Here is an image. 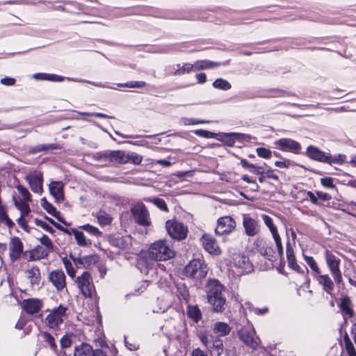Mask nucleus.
I'll list each match as a JSON object with an SVG mask.
<instances>
[{
	"instance_id": "nucleus-1",
	"label": "nucleus",
	"mask_w": 356,
	"mask_h": 356,
	"mask_svg": "<svg viewBox=\"0 0 356 356\" xmlns=\"http://www.w3.org/2000/svg\"><path fill=\"white\" fill-rule=\"evenodd\" d=\"M224 286L217 280H209L205 286L208 302L216 313H222L225 310V297L222 294Z\"/></svg>"
},
{
	"instance_id": "nucleus-2",
	"label": "nucleus",
	"mask_w": 356,
	"mask_h": 356,
	"mask_svg": "<svg viewBox=\"0 0 356 356\" xmlns=\"http://www.w3.org/2000/svg\"><path fill=\"white\" fill-rule=\"evenodd\" d=\"M175 252L167 240H159L153 243L149 248V257L155 261H167L175 257Z\"/></svg>"
},
{
	"instance_id": "nucleus-3",
	"label": "nucleus",
	"mask_w": 356,
	"mask_h": 356,
	"mask_svg": "<svg viewBox=\"0 0 356 356\" xmlns=\"http://www.w3.org/2000/svg\"><path fill=\"white\" fill-rule=\"evenodd\" d=\"M208 270L207 264L203 259H200L191 260L184 268L185 275L196 280L206 277Z\"/></svg>"
},
{
	"instance_id": "nucleus-4",
	"label": "nucleus",
	"mask_w": 356,
	"mask_h": 356,
	"mask_svg": "<svg viewBox=\"0 0 356 356\" xmlns=\"http://www.w3.org/2000/svg\"><path fill=\"white\" fill-rule=\"evenodd\" d=\"M323 256L333 280L337 285H340L343 282L342 273L340 270L341 259L327 249L324 251Z\"/></svg>"
},
{
	"instance_id": "nucleus-5",
	"label": "nucleus",
	"mask_w": 356,
	"mask_h": 356,
	"mask_svg": "<svg viewBox=\"0 0 356 356\" xmlns=\"http://www.w3.org/2000/svg\"><path fill=\"white\" fill-rule=\"evenodd\" d=\"M165 228L169 236L177 241H182L187 236L188 228L181 222L168 220Z\"/></svg>"
},
{
	"instance_id": "nucleus-6",
	"label": "nucleus",
	"mask_w": 356,
	"mask_h": 356,
	"mask_svg": "<svg viewBox=\"0 0 356 356\" xmlns=\"http://www.w3.org/2000/svg\"><path fill=\"white\" fill-rule=\"evenodd\" d=\"M75 282L83 296L92 298L95 288L90 273L88 271L83 272L81 275L76 277Z\"/></svg>"
},
{
	"instance_id": "nucleus-7",
	"label": "nucleus",
	"mask_w": 356,
	"mask_h": 356,
	"mask_svg": "<svg viewBox=\"0 0 356 356\" xmlns=\"http://www.w3.org/2000/svg\"><path fill=\"white\" fill-rule=\"evenodd\" d=\"M131 213L134 221L143 227H149L151 225V219L149 213L145 205L143 203L135 204L131 209Z\"/></svg>"
},
{
	"instance_id": "nucleus-8",
	"label": "nucleus",
	"mask_w": 356,
	"mask_h": 356,
	"mask_svg": "<svg viewBox=\"0 0 356 356\" xmlns=\"http://www.w3.org/2000/svg\"><path fill=\"white\" fill-rule=\"evenodd\" d=\"M67 310V307L62 305L54 309L45 318L46 325L51 329L58 327L63 323V317L66 316Z\"/></svg>"
},
{
	"instance_id": "nucleus-9",
	"label": "nucleus",
	"mask_w": 356,
	"mask_h": 356,
	"mask_svg": "<svg viewBox=\"0 0 356 356\" xmlns=\"http://www.w3.org/2000/svg\"><path fill=\"white\" fill-rule=\"evenodd\" d=\"M275 147L282 151L298 154L301 152V145L296 140L282 138L274 142Z\"/></svg>"
},
{
	"instance_id": "nucleus-10",
	"label": "nucleus",
	"mask_w": 356,
	"mask_h": 356,
	"mask_svg": "<svg viewBox=\"0 0 356 356\" xmlns=\"http://www.w3.org/2000/svg\"><path fill=\"white\" fill-rule=\"evenodd\" d=\"M239 339L248 347L257 349L259 345L260 339L256 336L253 327H242L238 332Z\"/></svg>"
},
{
	"instance_id": "nucleus-11",
	"label": "nucleus",
	"mask_w": 356,
	"mask_h": 356,
	"mask_svg": "<svg viewBox=\"0 0 356 356\" xmlns=\"http://www.w3.org/2000/svg\"><path fill=\"white\" fill-rule=\"evenodd\" d=\"M236 227L235 220L229 216H222L218 218L215 233L217 235H227L232 232Z\"/></svg>"
},
{
	"instance_id": "nucleus-12",
	"label": "nucleus",
	"mask_w": 356,
	"mask_h": 356,
	"mask_svg": "<svg viewBox=\"0 0 356 356\" xmlns=\"http://www.w3.org/2000/svg\"><path fill=\"white\" fill-rule=\"evenodd\" d=\"M25 179L29 183V187L33 193H42L43 191V175L41 172L34 171L29 173L26 176Z\"/></svg>"
},
{
	"instance_id": "nucleus-13",
	"label": "nucleus",
	"mask_w": 356,
	"mask_h": 356,
	"mask_svg": "<svg viewBox=\"0 0 356 356\" xmlns=\"http://www.w3.org/2000/svg\"><path fill=\"white\" fill-rule=\"evenodd\" d=\"M24 250V245L19 237H13L10 238L9 244V257L12 262L17 261L22 255Z\"/></svg>"
},
{
	"instance_id": "nucleus-14",
	"label": "nucleus",
	"mask_w": 356,
	"mask_h": 356,
	"mask_svg": "<svg viewBox=\"0 0 356 356\" xmlns=\"http://www.w3.org/2000/svg\"><path fill=\"white\" fill-rule=\"evenodd\" d=\"M243 227L245 234L248 236H255L260 231L258 221L248 214L243 216Z\"/></svg>"
},
{
	"instance_id": "nucleus-15",
	"label": "nucleus",
	"mask_w": 356,
	"mask_h": 356,
	"mask_svg": "<svg viewBox=\"0 0 356 356\" xmlns=\"http://www.w3.org/2000/svg\"><path fill=\"white\" fill-rule=\"evenodd\" d=\"M201 242L204 250L209 254L219 255L221 253L217 241L211 235L204 234L201 238Z\"/></svg>"
},
{
	"instance_id": "nucleus-16",
	"label": "nucleus",
	"mask_w": 356,
	"mask_h": 356,
	"mask_svg": "<svg viewBox=\"0 0 356 356\" xmlns=\"http://www.w3.org/2000/svg\"><path fill=\"white\" fill-rule=\"evenodd\" d=\"M232 262L234 266L241 269L242 273H248L252 270V265L245 254H234Z\"/></svg>"
},
{
	"instance_id": "nucleus-17",
	"label": "nucleus",
	"mask_w": 356,
	"mask_h": 356,
	"mask_svg": "<svg viewBox=\"0 0 356 356\" xmlns=\"http://www.w3.org/2000/svg\"><path fill=\"white\" fill-rule=\"evenodd\" d=\"M314 277L318 283L322 286L323 290L327 294H332L334 289V280H332L329 275H321V272L317 275H314Z\"/></svg>"
},
{
	"instance_id": "nucleus-18",
	"label": "nucleus",
	"mask_w": 356,
	"mask_h": 356,
	"mask_svg": "<svg viewBox=\"0 0 356 356\" xmlns=\"http://www.w3.org/2000/svg\"><path fill=\"white\" fill-rule=\"evenodd\" d=\"M49 279L58 291H62L66 286L65 275L61 270L51 271Z\"/></svg>"
},
{
	"instance_id": "nucleus-19",
	"label": "nucleus",
	"mask_w": 356,
	"mask_h": 356,
	"mask_svg": "<svg viewBox=\"0 0 356 356\" xmlns=\"http://www.w3.org/2000/svg\"><path fill=\"white\" fill-rule=\"evenodd\" d=\"M328 153L313 145L308 146L306 151V155L309 159L325 163H327Z\"/></svg>"
},
{
	"instance_id": "nucleus-20",
	"label": "nucleus",
	"mask_w": 356,
	"mask_h": 356,
	"mask_svg": "<svg viewBox=\"0 0 356 356\" xmlns=\"http://www.w3.org/2000/svg\"><path fill=\"white\" fill-rule=\"evenodd\" d=\"M49 192L56 202H61L64 200V186L61 181H51L49 184Z\"/></svg>"
},
{
	"instance_id": "nucleus-21",
	"label": "nucleus",
	"mask_w": 356,
	"mask_h": 356,
	"mask_svg": "<svg viewBox=\"0 0 356 356\" xmlns=\"http://www.w3.org/2000/svg\"><path fill=\"white\" fill-rule=\"evenodd\" d=\"M42 307V302L40 299L29 298L23 301V309L31 315L37 314Z\"/></svg>"
},
{
	"instance_id": "nucleus-22",
	"label": "nucleus",
	"mask_w": 356,
	"mask_h": 356,
	"mask_svg": "<svg viewBox=\"0 0 356 356\" xmlns=\"http://www.w3.org/2000/svg\"><path fill=\"white\" fill-rule=\"evenodd\" d=\"M286 254L288 266L298 273H304L302 268L297 264L292 245L289 241L286 243Z\"/></svg>"
},
{
	"instance_id": "nucleus-23",
	"label": "nucleus",
	"mask_w": 356,
	"mask_h": 356,
	"mask_svg": "<svg viewBox=\"0 0 356 356\" xmlns=\"http://www.w3.org/2000/svg\"><path fill=\"white\" fill-rule=\"evenodd\" d=\"M41 207L50 215L55 217L59 222L66 226L70 225L62 217L60 216V212L56 210V208L49 203L45 197L40 200Z\"/></svg>"
},
{
	"instance_id": "nucleus-24",
	"label": "nucleus",
	"mask_w": 356,
	"mask_h": 356,
	"mask_svg": "<svg viewBox=\"0 0 356 356\" xmlns=\"http://www.w3.org/2000/svg\"><path fill=\"white\" fill-rule=\"evenodd\" d=\"M232 330L230 325L225 322L218 321L212 325V331L215 337H222L227 336Z\"/></svg>"
},
{
	"instance_id": "nucleus-25",
	"label": "nucleus",
	"mask_w": 356,
	"mask_h": 356,
	"mask_svg": "<svg viewBox=\"0 0 356 356\" xmlns=\"http://www.w3.org/2000/svg\"><path fill=\"white\" fill-rule=\"evenodd\" d=\"M110 163L112 165L124 164L129 162V159L124 151L121 150H109Z\"/></svg>"
},
{
	"instance_id": "nucleus-26",
	"label": "nucleus",
	"mask_w": 356,
	"mask_h": 356,
	"mask_svg": "<svg viewBox=\"0 0 356 356\" xmlns=\"http://www.w3.org/2000/svg\"><path fill=\"white\" fill-rule=\"evenodd\" d=\"M208 350L213 356H220L224 350L222 340L218 337H211V342Z\"/></svg>"
},
{
	"instance_id": "nucleus-27",
	"label": "nucleus",
	"mask_w": 356,
	"mask_h": 356,
	"mask_svg": "<svg viewBox=\"0 0 356 356\" xmlns=\"http://www.w3.org/2000/svg\"><path fill=\"white\" fill-rule=\"evenodd\" d=\"M32 286H38L41 280L40 271L38 266H34L26 271Z\"/></svg>"
},
{
	"instance_id": "nucleus-28",
	"label": "nucleus",
	"mask_w": 356,
	"mask_h": 356,
	"mask_svg": "<svg viewBox=\"0 0 356 356\" xmlns=\"http://www.w3.org/2000/svg\"><path fill=\"white\" fill-rule=\"evenodd\" d=\"M339 307L341 311L348 316V317L352 318L354 316L355 314L352 309L353 303L350 297L348 296H343L341 299Z\"/></svg>"
},
{
	"instance_id": "nucleus-29",
	"label": "nucleus",
	"mask_w": 356,
	"mask_h": 356,
	"mask_svg": "<svg viewBox=\"0 0 356 356\" xmlns=\"http://www.w3.org/2000/svg\"><path fill=\"white\" fill-rule=\"evenodd\" d=\"M94 349L88 343H82L75 346L74 356H92Z\"/></svg>"
},
{
	"instance_id": "nucleus-30",
	"label": "nucleus",
	"mask_w": 356,
	"mask_h": 356,
	"mask_svg": "<svg viewBox=\"0 0 356 356\" xmlns=\"http://www.w3.org/2000/svg\"><path fill=\"white\" fill-rule=\"evenodd\" d=\"M195 71L209 70L220 66V63L209 60H197L194 63Z\"/></svg>"
},
{
	"instance_id": "nucleus-31",
	"label": "nucleus",
	"mask_w": 356,
	"mask_h": 356,
	"mask_svg": "<svg viewBox=\"0 0 356 356\" xmlns=\"http://www.w3.org/2000/svg\"><path fill=\"white\" fill-rule=\"evenodd\" d=\"M186 313L188 317L195 323H198L202 318V312L197 305H188Z\"/></svg>"
},
{
	"instance_id": "nucleus-32",
	"label": "nucleus",
	"mask_w": 356,
	"mask_h": 356,
	"mask_svg": "<svg viewBox=\"0 0 356 356\" xmlns=\"http://www.w3.org/2000/svg\"><path fill=\"white\" fill-rule=\"evenodd\" d=\"M177 69L174 72L172 73L174 76H180L184 74H188L192 71H195L194 64L184 63L183 65L180 64L177 65Z\"/></svg>"
},
{
	"instance_id": "nucleus-33",
	"label": "nucleus",
	"mask_w": 356,
	"mask_h": 356,
	"mask_svg": "<svg viewBox=\"0 0 356 356\" xmlns=\"http://www.w3.org/2000/svg\"><path fill=\"white\" fill-rule=\"evenodd\" d=\"M94 159L102 163L103 165L111 166V163H110L109 150L97 152L94 155Z\"/></svg>"
},
{
	"instance_id": "nucleus-34",
	"label": "nucleus",
	"mask_w": 356,
	"mask_h": 356,
	"mask_svg": "<svg viewBox=\"0 0 356 356\" xmlns=\"http://www.w3.org/2000/svg\"><path fill=\"white\" fill-rule=\"evenodd\" d=\"M236 132L230 133H222L220 140L225 145L228 147H232L234 145L236 140H237L236 136Z\"/></svg>"
},
{
	"instance_id": "nucleus-35",
	"label": "nucleus",
	"mask_w": 356,
	"mask_h": 356,
	"mask_svg": "<svg viewBox=\"0 0 356 356\" xmlns=\"http://www.w3.org/2000/svg\"><path fill=\"white\" fill-rule=\"evenodd\" d=\"M97 221L101 225H108L112 222V218L106 211L100 210L96 214Z\"/></svg>"
},
{
	"instance_id": "nucleus-36",
	"label": "nucleus",
	"mask_w": 356,
	"mask_h": 356,
	"mask_svg": "<svg viewBox=\"0 0 356 356\" xmlns=\"http://www.w3.org/2000/svg\"><path fill=\"white\" fill-rule=\"evenodd\" d=\"M346 159V156L343 154H339L332 156L330 153H328L327 163L330 164V165H332V164L341 165L345 163Z\"/></svg>"
},
{
	"instance_id": "nucleus-37",
	"label": "nucleus",
	"mask_w": 356,
	"mask_h": 356,
	"mask_svg": "<svg viewBox=\"0 0 356 356\" xmlns=\"http://www.w3.org/2000/svg\"><path fill=\"white\" fill-rule=\"evenodd\" d=\"M212 86L213 88H215L216 89H219V90H225V91L229 90L232 88L231 83L228 81H227L224 79H222V78H218V79H216L213 82Z\"/></svg>"
},
{
	"instance_id": "nucleus-38",
	"label": "nucleus",
	"mask_w": 356,
	"mask_h": 356,
	"mask_svg": "<svg viewBox=\"0 0 356 356\" xmlns=\"http://www.w3.org/2000/svg\"><path fill=\"white\" fill-rule=\"evenodd\" d=\"M177 295L180 300L188 301L189 292L184 284H178L177 285Z\"/></svg>"
},
{
	"instance_id": "nucleus-39",
	"label": "nucleus",
	"mask_w": 356,
	"mask_h": 356,
	"mask_svg": "<svg viewBox=\"0 0 356 356\" xmlns=\"http://www.w3.org/2000/svg\"><path fill=\"white\" fill-rule=\"evenodd\" d=\"M302 255H303V259H304L305 261L307 263V264L309 266L311 270L313 271V275H317L318 273H319L321 272V270H320L316 261L314 260V259L312 257L307 256L305 254H303Z\"/></svg>"
},
{
	"instance_id": "nucleus-40",
	"label": "nucleus",
	"mask_w": 356,
	"mask_h": 356,
	"mask_svg": "<svg viewBox=\"0 0 356 356\" xmlns=\"http://www.w3.org/2000/svg\"><path fill=\"white\" fill-rule=\"evenodd\" d=\"M145 201L152 202L156 207L163 211H168V209L165 200L162 198L154 197V198H145Z\"/></svg>"
},
{
	"instance_id": "nucleus-41",
	"label": "nucleus",
	"mask_w": 356,
	"mask_h": 356,
	"mask_svg": "<svg viewBox=\"0 0 356 356\" xmlns=\"http://www.w3.org/2000/svg\"><path fill=\"white\" fill-rule=\"evenodd\" d=\"M72 234H74L75 240L80 246L88 245L87 240L82 232L78 231L76 229H72Z\"/></svg>"
},
{
	"instance_id": "nucleus-42",
	"label": "nucleus",
	"mask_w": 356,
	"mask_h": 356,
	"mask_svg": "<svg viewBox=\"0 0 356 356\" xmlns=\"http://www.w3.org/2000/svg\"><path fill=\"white\" fill-rule=\"evenodd\" d=\"M43 341L48 344L49 348L55 351L57 348V346L55 342L54 337L49 332H44L42 334Z\"/></svg>"
},
{
	"instance_id": "nucleus-43",
	"label": "nucleus",
	"mask_w": 356,
	"mask_h": 356,
	"mask_svg": "<svg viewBox=\"0 0 356 356\" xmlns=\"http://www.w3.org/2000/svg\"><path fill=\"white\" fill-rule=\"evenodd\" d=\"M81 228L92 236L97 237L102 236V232L99 231L97 227H94L90 224L84 225L81 226Z\"/></svg>"
},
{
	"instance_id": "nucleus-44",
	"label": "nucleus",
	"mask_w": 356,
	"mask_h": 356,
	"mask_svg": "<svg viewBox=\"0 0 356 356\" xmlns=\"http://www.w3.org/2000/svg\"><path fill=\"white\" fill-rule=\"evenodd\" d=\"M33 252L36 255L38 259H44L51 252L50 250H46V248L42 245H38L33 250Z\"/></svg>"
},
{
	"instance_id": "nucleus-45",
	"label": "nucleus",
	"mask_w": 356,
	"mask_h": 356,
	"mask_svg": "<svg viewBox=\"0 0 356 356\" xmlns=\"http://www.w3.org/2000/svg\"><path fill=\"white\" fill-rule=\"evenodd\" d=\"M261 218L266 227L269 229L271 234L277 232L276 226L273 224V219L271 217L266 214H262Z\"/></svg>"
},
{
	"instance_id": "nucleus-46",
	"label": "nucleus",
	"mask_w": 356,
	"mask_h": 356,
	"mask_svg": "<svg viewBox=\"0 0 356 356\" xmlns=\"http://www.w3.org/2000/svg\"><path fill=\"white\" fill-rule=\"evenodd\" d=\"M259 252L267 257L268 259L272 261L273 259V248L272 246L267 245L266 243L262 246L261 249L259 250Z\"/></svg>"
},
{
	"instance_id": "nucleus-47",
	"label": "nucleus",
	"mask_w": 356,
	"mask_h": 356,
	"mask_svg": "<svg viewBox=\"0 0 356 356\" xmlns=\"http://www.w3.org/2000/svg\"><path fill=\"white\" fill-rule=\"evenodd\" d=\"M62 261H63V264L65 268V270H66L68 275L70 277H71L72 278L74 277L75 274H76V270L74 268L71 261L67 257H63L62 259Z\"/></svg>"
},
{
	"instance_id": "nucleus-48",
	"label": "nucleus",
	"mask_w": 356,
	"mask_h": 356,
	"mask_svg": "<svg viewBox=\"0 0 356 356\" xmlns=\"http://www.w3.org/2000/svg\"><path fill=\"white\" fill-rule=\"evenodd\" d=\"M42 246L44 247L46 250H50L51 252L54 251V245L51 242V239L46 234H42V236L39 238Z\"/></svg>"
},
{
	"instance_id": "nucleus-49",
	"label": "nucleus",
	"mask_w": 356,
	"mask_h": 356,
	"mask_svg": "<svg viewBox=\"0 0 356 356\" xmlns=\"http://www.w3.org/2000/svg\"><path fill=\"white\" fill-rule=\"evenodd\" d=\"M146 86V82L140 81H131L127 82L125 83H118V86L119 87H127V88H140Z\"/></svg>"
},
{
	"instance_id": "nucleus-50",
	"label": "nucleus",
	"mask_w": 356,
	"mask_h": 356,
	"mask_svg": "<svg viewBox=\"0 0 356 356\" xmlns=\"http://www.w3.org/2000/svg\"><path fill=\"white\" fill-rule=\"evenodd\" d=\"M344 342L346 345V349L350 356H356V352L355 348L353 346V343L351 342L348 334H346L344 336Z\"/></svg>"
},
{
	"instance_id": "nucleus-51",
	"label": "nucleus",
	"mask_w": 356,
	"mask_h": 356,
	"mask_svg": "<svg viewBox=\"0 0 356 356\" xmlns=\"http://www.w3.org/2000/svg\"><path fill=\"white\" fill-rule=\"evenodd\" d=\"M194 134L197 136L204 138H216L217 136V134L204 129L195 130Z\"/></svg>"
},
{
	"instance_id": "nucleus-52",
	"label": "nucleus",
	"mask_w": 356,
	"mask_h": 356,
	"mask_svg": "<svg viewBox=\"0 0 356 356\" xmlns=\"http://www.w3.org/2000/svg\"><path fill=\"white\" fill-rule=\"evenodd\" d=\"M234 136H236L237 140L241 142L252 143L257 140L256 137L245 134L236 133V135Z\"/></svg>"
},
{
	"instance_id": "nucleus-53",
	"label": "nucleus",
	"mask_w": 356,
	"mask_h": 356,
	"mask_svg": "<svg viewBox=\"0 0 356 356\" xmlns=\"http://www.w3.org/2000/svg\"><path fill=\"white\" fill-rule=\"evenodd\" d=\"M17 189L19 194L21 195L24 201L29 202L31 200V194L27 188L22 186V185H18L17 186Z\"/></svg>"
},
{
	"instance_id": "nucleus-54",
	"label": "nucleus",
	"mask_w": 356,
	"mask_h": 356,
	"mask_svg": "<svg viewBox=\"0 0 356 356\" xmlns=\"http://www.w3.org/2000/svg\"><path fill=\"white\" fill-rule=\"evenodd\" d=\"M83 261V268H88L97 262V256L95 254L82 257Z\"/></svg>"
},
{
	"instance_id": "nucleus-55",
	"label": "nucleus",
	"mask_w": 356,
	"mask_h": 356,
	"mask_svg": "<svg viewBox=\"0 0 356 356\" xmlns=\"http://www.w3.org/2000/svg\"><path fill=\"white\" fill-rule=\"evenodd\" d=\"M181 122L184 125H195L198 124L208 123L209 121L200 120L196 118H183Z\"/></svg>"
},
{
	"instance_id": "nucleus-56",
	"label": "nucleus",
	"mask_w": 356,
	"mask_h": 356,
	"mask_svg": "<svg viewBox=\"0 0 356 356\" xmlns=\"http://www.w3.org/2000/svg\"><path fill=\"white\" fill-rule=\"evenodd\" d=\"M35 223L36 225L42 227L43 229L50 234H54L55 232L54 229L51 226L40 219L35 218Z\"/></svg>"
},
{
	"instance_id": "nucleus-57",
	"label": "nucleus",
	"mask_w": 356,
	"mask_h": 356,
	"mask_svg": "<svg viewBox=\"0 0 356 356\" xmlns=\"http://www.w3.org/2000/svg\"><path fill=\"white\" fill-rule=\"evenodd\" d=\"M257 155L263 159H269L271 157L272 152L264 147H258L256 149Z\"/></svg>"
},
{
	"instance_id": "nucleus-58",
	"label": "nucleus",
	"mask_w": 356,
	"mask_h": 356,
	"mask_svg": "<svg viewBox=\"0 0 356 356\" xmlns=\"http://www.w3.org/2000/svg\"><path fill=\"white\" fill-rule=\"evenodd\" d=\"M40 147L42 149V152H45L61 149V147L56 143L41 144Z\"/></svg>"
},
{
	"instance_id": "nucleus-59",
	"label": "nucleus",
	"mask_w": 356,
	"mask_h": 356,
	"mask_svg": "<svg viewBox=\"0 0 356 356\" xmlns=\"http://www.w3.org/2000/svg\"><path fill=\"white\" fill-rule=\"evenodd\" d=\"M200 339L202 343L208 349L211 342V337H209L206 332H200Z\"/></svg>"
},
{
	"instance_id": "nucleus-60",
	"label": "nucleus",
	"mask_w": 356,
	"mask_h": 356,
	"mask_svg": "<svg viewBox=\"0 0 356 356\" xmlns=\"http://www.w3.org/2000/svg\"><path fill=\"white\" fill-rule=\"evenodd\" d=\"M127 157L129 159V162L130 161L135 165H139L143 161L142 156L137 154L136 153H132L130 155H127Z\"/></svg>"
},
{
	"instance_id": "nucleus-61",
	"label": "nucleus",
	"mask_w": 356,
	"mask_h": 356,
	"mask_svg": "<svg viewBox=\"0 0 356 356\" xmlns=\"http://www.w3.org/2000/svg\"><path fill=\"white\" fill-rule=\"evenodd\" d=\"M333 178L332 177H323L321 179V184L325 188H335V186L333 184Z\"/></svg>"
},
{
	"instance_id": "nucleus-62",
	"label": "nucleus",
	"mask_w": 356,
	"mask_h": 356,
	"mask_svg": "<svg viewBox=\"0 0 356 356\" xmlns=\"http://www.w3.org/2000/svg\"><path fill=\"white\" fill-rule=\"evenodd\" d=\"M271 91L275 94L273 97H284V96H293L296 97V95L286 90H280V89H272Z\"/></svg>"
},
{
	"instance_id": "nucleus-63",
	"label": "nucleus",
	"mask_w": 356,
	"mask_h": 356,
	"mask_svg": "<svg viewBox=\"0 0 356 356\" xmlns=\"http://www.w3.org/2000/svg\"><path fill=\"white\" fill-rule=\"evenodd\" d=\"M72 342V339L67 335H64L60 340V346L62 348H67L70 347Z\"/></svg>"
},
{
	"instance_id": "nucleus-64",
	"label": "nucleus",
	"mask_w": 356,
	"mask_h": 356,
	"mask_svg": "<svg viewBox=\"0 0 356 356\" xmlns=\"http://www.w3.org/2000/svg\"><path fill=\"white\" fill-rule=\"evenodd\" d=\"M249 171L254 175H260L261 174H264V168L262 166H257L254 164H252L250 166V169Z\"/></svg>"
}]
</instances>
